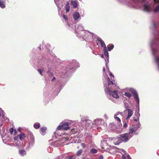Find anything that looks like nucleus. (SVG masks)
Returning a JSON list of instances; mask_svg holds the SVG:
<instances>
[{"instance_id": "obj_1", "label": "nucleus", "mask_w": 159, "mask_h": 159, "mask_svg": "<svg viewBox=\"0 0 159 159\" xmlns=\"http://www.w3.org/2000/svg\"><path fill=\"white\" fill-rule=\"evenodd\" d=\"M135 130L133 129H130L128 133L121 134L117 138L115 139L114 143L115 145H118L120 143L123 142L125 143L133 136L134 132Z\"/></svg>"}, {"instance_id": "obj_2", "label": "nucleus", "mask_w": 159, "mask_h": 159, "mask_svg": "<svg viewBox=\"0 0 159 159\" xmlns=\"http://www.w3.org/2000/svg\"><path fill=\"white\" fill-rule=\"evenodd\" d=\"M153 2L151 4L149 3L143 4V10L149 12L154 9V12H157L159 11V0H153Z\"/></svg>"}, {"instance_id": "obj_3", "label": "nucleus", "mask_w": 159, "mask_h": 159, "mask_svg": "<svg viewBox=\"0 0 159 159\" xmlns=\"http://www.w3.org/2000/svg\"><path fill=\"white\" fill-rule=\"evenodd\" d=\"M75 33L78 35L77 36H83L84 35L83 33H87L88 34H92L90 32L88 31L84 30V28L81 25H79L75 29Z\"/></svg>"}, {"instance_id": "obj_4", "label": "nucleus", "mask_w": 159, "mask_h": 159, "mask_svg": "<svg viewBox=\"0 0 159 159\" xmlns=\"http://www.w3.org/2000/svg\"><path fill=\"white\" fill-rule=\"evenodd\" d=\"M105 90V92L107 94H109L110 96L116 98H119V97L117 94V91L116 90L112 91L109 87L106 88Z\"/></svg>"}, {"instance_id": "obj_5", "label": "nucleus", "mask_w": 159, "mask_h": 159, "mask_svg": "<svg viewBox=\"0 0 159 159\" xmlns=\"http://www.w3.org/2000/svg\"><path fill=\"white\" fill-rule=\"evenodd\" d=\"M94 125H96L98 127L102 128V127L104 125V122L102 119H97L94 120Z\"/></svg>"}, {"instance_id": "obj_6", "label": "nucleus", "mask_w": 159, "mask_h": 159, "mask_svg": "<svg viewBox=\"0 0 159 159\" xmlns=\"http://www.w3.org/2000/svg\"><path fill=\"white\" fill-rule=\"evenodd\" d=\"M81 123L83 126L85 127H89L94 125V123L91 120H82Z\"/></svg>"}, {"instance_id": "obj_7", "label": "nucleus", "mask_w": 159, "mask_h": 159, "mask_svg": "<svg viewBox=\"0 0 159 159\" xmlns=\"http://www.w3.org/2000/svg\"><path fill=\"white\" fill-rule=\"evenodd\" d=\"M119 150V152L121 153L122 155V159H126V157L127 159H131L129 154L124 150L122 149H120Z\"/></svg>"}, {"instance_id": "obj_8", "label": "nucleus", "mask_w": 159, "mask_h": 159, "mask_svg": "<svg viewBox=\"0 0 159 159\" xmlns=\"http://www.w3.org/2000/svg\"><path fill=\"white\" fill-rule=\"evenodd\" d=\"M72 122V121L70 120L67 122H61L63 125L64 130H68L70 128L69 126L71 125Z\"/></svg>"}, {"instance_id": "obj_9", "label": "nucleus", "mask_w": 159, "mask_h": 159, "mask_svg": "<svg viewBox=\"0 0 159 159\" xmlns=\"http://www.w3.org/2000/svg\"><path fill=\"white\" fill-rule=\"evenodd\" d=\"M131 92L133 93L134 95V97L138 105H139V98L138 95V93L134 89H132L131 90Z\"/></svg>"}, {"instance_id": "obj_10", "label": "nucleus", "mask_w": 159, "mask_h": 159, "mask_svg": "<svg viewBox=\"0 0 159 159\" xmlns=\"http://www.w3.org/2000/svg\"><path fill=\"white\" fill-rule=\"evenodd\" d=\"M157 44L154 41H152L150 43V46L152 49V52L153 55H154L157 52V50L153 48V46H157Z\"/></svg>"}, {"instance_id": "obj_11", "label": "nucleus", "mask_w": 159, "mask_h": 159, "mask_svg": "<svg viewBox=\"0 0 159 159\" xmlns=\"http://www.w3.org/2000/svg\"><path fill=\"white\" fill-rule=\"evenodd\" d=\"M70 66H73V67H72V68L73 67L75 68H76L79 67V63L75 60H73L71 61L70 62Z\"/></svg>"}, {"instance_id": "obj_12", "label": "nucleus", "mask_w": 159, "mask_h": 159, "mask_svg": "<svg viewBox=\"0 0 159 159\" xmlns=\"http://www.w3.org/2000/svg\"><path fill=\"white\" fill-rule=\"evenodd\" d=\"M127 110L128 111V115L126 118V120H128L131 117L133 114V111L131 109H127Z\"/></svg>"}, {"instance_id": "obj_13", "label": "nucleus", "mask_w": 159, "mask_h": 159, "mask_svg": "<svg viewBox=\"0 0 159 159\" xmlns=\"http://www.w3.org/2000/svg\"><path fill=\"white\" fill-rule=\"evenodd\" d=\"M80 17V15L79 12H75L73 15V18L75 20H77Z\"/></svg>"}, {"instance_id": "obj_14", "label": "nucleus", "mask_w": 159, "mask_h": 159, "mask_svg": "<svg viewBox=\"0 0 159 159\" xmlns=\"http://www.w3.org/2000/svg\"><path fill=\"white\" fill-rule=\"evenodd\" d=\"M103 52L104 53L105 56L106 57V58L107 60L108 61L109 60V53L107 51V48L103 49Z\"/></svg>"}, {"instance_id": "obj_15", "label": "nucleus", "mask_w": 159, "mask_h": 159, "mask_svg": "<svg viewBox=\"0 0 159 159\" xmlns=\"http://www.w3.org/2000/svg\"><path fill=\"white\" fill-rule=\"evenodd\" d=\"M34 143V136L32 135H31L30 137V142L29 143V147L30 145H32Z\"/></svg>"}, {"instance_id": "obj_16", "label": "nucleus", "mask_w": 159, "mask_h": 159, "mask_svg": "<svg viewBox=\"0 0 159 159\" xmlns=\"http://www.w3.org/2000/svg\"><path fill=\"white\" fill-rule=\"evenodd\" d=\"M135 116L136 117V118L137 119H134V121H138L139 120V118L140 116V114L139 113V109H138V111H136L134 114Z\"/></svg>"}, {"instance_id": "obj_17", "label": "nucleus", "mask_w": 159, "mask_h": 159, "mask_svg": "<svg viewBox=\"0 0 159 159\" xmlns=\"http://www.w3.org/2000/svg\"><path fill=\"white\" fill-rule=\"evenodd\" d=\"M71 3L74 8H75L77 7L78 3L77 1H72Z\"/></svg>"}, {"instance_id": "obj_18", "label": "nucleus", "mask_w": 159, "mask_h": 159, "mask_svg": "<svg viewBox=\"0 0 159 159\" xmlns=\"http://www.w3.org/2000/svg\"><path fill=\"white\" fill-rule=\"evenodd\" d=\"M47 128L46 127H42L40 129V132L43 135H44L46 133Z\"/></svg>"}, {"instance_id": "obj_19", "label": "nucleus", "mask_w": 159, "mask_h": 159, "mask_svg": "<svg viewBox=\"0 0 159 159\" xmlns=\"http://www.w3.org/2000/svg\"><path fill=\"white\" fill-rule=\"evenodd\" d=\"M107 80L108 83V86H109L110 85L112 84V87H114V84L113 83V82L112 81H111L110 80V79L108 77H107Z\"/></svg>"}, {"instance_id": "obj_20", "label": "nucleus", "mask_w": 159, "mask_h": 159, "mask_svg": "<svg viewBox=\"0 0 159 159\" xmlns=\"http://www.w3.org/2000/svg\"><path fill=\"white\" fill-rule=\"evenodd\" d=\"M155 61L157 64L158 70H159V57L157 56L155 57Z\"/></svg>"}, {"instance_id": "obj_21", "label": "nucleus", "mask_w": 159, "mask_h": 159, "mask_svg": "<svg viewBox=\"0 0 159 159\" xmlns=\"http://www.w3.org/2000/svg\"><path fill=\"white\" fill-rule=\"evenodd\" d=\"M0 7L2 8H4L6 7L5 3L2 0H0Z\"/></svg>"}, {"instance_id": "obj_22", "label": "nucleus", "mask_w": 159, "mask_h": 159, "mask_svg": "<svg viewBox=\"0 0 159 159\" xmlns=\"http://www.w3.org/2000/svg\"><path fill=\"white\" fill-rule=\"evenodd\" d=\"M9 131H10V133L11 134H13V133L14 132V135H16V133H17L16 130V129H15L14 130V129L13 128H10V129Z\"/></svg>"}, {"instance_id": "obj_23", "label": "nucleus", "mask_w": 159, "mask_h": 159, "mask_svg": "<svg viewBox=\"0 0 159 159\" xmlns=\"http://www.w3.org/2000/svg\"><path fill=\"white\" fill-rule=\"evenodd\" d=\"M25 137V135L23 133H21L19 135V138L20 140H23Z\"/></svg>"}, {"instance_id": "obj_24", "label": "nucleus", "mask_w": 159, "mask_h": 159, "mask_svg": "<svg viewBox=\"0 0 159 159\" xmlns=\"http://www.w3.org/2000/svg\"><path fill=\"white\" fill-rule=\"evenodd\" d=\"M57 129L58 130H64V128L63 127V125L62 124V123L58 126L57 128Z\"/></svg>"}, {"instance_id": "obj_25", "label": "nucleus", "mask_w": 159, "mask_h": 159, "mask_svg": "<svg viewBox=\"0 0 159 159\" xmlns=\"http://www.w3.org/2000/svg\"><path fill=\"white\" fill-rule=\"evenodd\" d=\"M19 153L20 155L23 156L25 155L26 154V152L25 150H21L19 151Z\"/></svg>"}, {"instance_id": "obj_26", "label": "nucleus", "mask_w": 159, "mask_h": 159, "mask_svg": "<svg viewBox=\"0 0 159 159\" xmlns=\"http://www.w3.org/2000/svg\"><path fill=\"white\" fill-rule=\"evenodd\" d=\"M34 126L35 129H38L40 127V124L39 123H35L34 125Z\"/></svg>"}, {"instance_id": "obj_27", "label": "nucleus", "mask_w": 159, "mask_h": 159, "mask_svg": "<svg viewBox=\"0 0 159 159\" xmlns=\"http://www.w3.org/2000/svg\"><path fill=\"white\" fill-rule=\"evenodd\" d=\"M141 125L139 123H138L136 125V127H134V128H133L135 130V132H134V134L135 132L140 127Z\"/></svg>"}, {"instance_id": "obj_28", "label": "nucleus", "mask_w": 159, "mask_h": 159, "mask_svg": "<svg viewBox=\"0 0 159 159\" xmlns=\"http://www.w3.org/2000/svg\"><path fill=\"white\" fill-rule=\"evenodd\" d=\"M92 34H88L87 33H83V34L84 35L83 36H80L81 37H85L86 38L87 37V36H93V33H92L91 32Z\"/></svg>"}, {"instance_id": "obj_29", "label": "nucleus", "mask_w": 159, "mask_h": 159, "mask_svg": "<svg viewBox=\"0 0 159 159\" xmlns=\"http://www.w3.org/2000/svg\"><path fill=\"white\" fill-rule=\"evenodd\" d=\"M4 117V115L2 111L0 112V120L1 121H3L4 120L3 119Z\"/></svg>"}, {"instance_id": "obj_30", "label": "nucleus", "mask_w": 159, "mask_h": 159, "mask_svg": "<svg viewBox=\"0 0 159 159\" xmlns=\"http://www.w3.org/2000/svg\"><path fill=\"white\" fill-rule=\"evenodd\" d=\"M100 43L101 44V46L102 47H103V49L107 48L106 45L104 42L103 41H102V42H101Z\"/></svg>"}, {"instance_id": "obj_31", "label": "nucleus", "mask_w": 159, "mask_h": 159, "mask_svg": "<svg viewBox=\"0 0 159 159\" xmlns=\"http://www.w3.org/2000/svg\"><path fill=\"white\" fill-rule=\"evenodd\" d=\"M125 95L128 98H130L131 96V94L129 92H125Z\"/></svg>"}, {"instance_id": "obj_32", "label": "nucleus", "mask_w": 159, "mask_h": 159, "mask_svg": "<svg viewBox=\"0 0 159 159\" xmlns=\"http://www.w3.org/2000/svg\"><path fill=\"white\" fill-rule=\"evenodd\" d=\"M69 139L68 138V137H63L61 139V140L62 141H66L68 140Z\"/></svg>"}, {"instance_id": "obj_33", "label": "nucleus", "mask_w": 159, "mask_h": 159, "mask_svg": "<svg viewBox=\"0 0 159 159\" xmlns=\"http://www.w3.org/2000/svg\"><path fill=\"white\" fill-rule=\"evenodd\" d=\"M97 151L95 149L93 148L90 150V152L93 153H95L97 152Z\"/></svg>"}, {"instance_id": "obj_34", "label": "nucleus", "mask_w": 159, "mask_h": 159, "mask_svg": "<svg viewBox=\"0 0 159 159\" xmlns=\"http://www.w3.org/2000/svg\"><path fill=\"white\" fill-rule=\"evenodd\" d=\"M83 150L81 149L79 150L76 153V155L78 156L80 155L81 154Z\"/></svg>"}, {"instance_id": "obj_35", "label": "nucleus", "mask_w": 159, "mask_h": 159, "mask_svg": "<svg viewBox=\"0 0 159 159\" xmlns=\"http://www.w3.org/2000/svg\"><path fill=\"white\" fill-rule=\"evenodd\" d=\"M70 7L69 5H67L66 4V12H68L70 11Z\"/></svg>"}, {"instance_id": "obj_36", "label": "nucleus", "mask_w": 159, "mask_h": 159, "mask_svg": "<svg viewBox=\"0 0 159 159\" xmlns=\"http://www.w3.org/2000/svg\"><path fill=\"white\" fill-rule=\"evenodd\" d=\"M114 48V45H111L110 47L108 48V50L109 51H111L112 49H113Z\"/></svg>"}, {"instance_id": "obj_37", "label": "nucleus", "mask_w": 159, "mask_h": 159, "mask_svg": "<svg viewBox=\"0 0 159 159\" xmlns=\"http://www.w3.org/2000/svg\"><path fill=\"white\" fill-rule=\"evenodd\" d=\"M114 118L115 119L117 120V121L119 122H120V118H119L118 117L116 116H114Z\"/></svg>"}, {"instance_id": "obj_38", "label": "nucleus", "mask_w": 159, "mask_h": 159, "mask_svg": "<svg viewBox=\"0 0 159 159\" xmlns=\"http://www.w3.org/2000/svg\"><path fill=\"white\" fill-rule=\"evenodd\" d=\"M63 18L66 20H67V18L66 16L65 15H62Z\"/></svg>"}, {"instance_id": "obj_39", "label": "nucleus", "mask_w": 159, "mask_h": 159, "mask_svg": "<svg viewBox=\"0 0 159 159\" xmlns=\"http://www.w3.org/2000/svg\"><path fill=\"white\" fill-rule=\"evenodd\" d=\"M74 156H68L67 157V159H73V158L74 157Z\"/></svg>"}, {"instance_id": "obj_40", "label": "nucleus", "mask_w": 159, "mask_h": 159, "mask_svg": "<svg viewBox=\"0 0 159 159\" xmlns=\"http://www.w3.org/2000/svg\"><path fill=\"white\" fill-rule=\"evenodd\" d=\"M119 115H120L121 116H122V115L121 114V113L120 112H117V113H116V114H115V115H114V116H118Z\"/></svg>"}, {"instance_id": "obj_41", "label": "nucleus", "mask_w": 159, "mask_h": 159, "mask_svg": "<svg viewBox=\"0 0 159 159\" xmlns=\"http://www.w3.org/2000/svg\"><path fill=\"white\" fill-rule=\"evenodd\" d=\"M64 158L62 156H60L58 157L56 159H64Z\"/></svg>"}, {"instance_id": "obj_42", "label": "nucleus", "mask_w": 159, "mask_h": 159, "mask_svg": "<svg viewBox=\"0 0 159 159\" xmlns=\"http://www.w3.org/2000/svg\"><path fill=\"white\" fill-rule=\"evenodd\" d=\"M98 40L99 42H100V43H101V42H102V41H103V40L101 38H98Z\"/></svg>"}, {"instance_id": "obj_43", "label": "nucleus", "mask_w": 159, "mask_h": 159, "mask_svg": "<svg viewBox=\"0 0 159 159\" xmlns=\"http://www.w3.org/2000/svg\"><path fill=\"white\" fill-rule=\"evenodd\" d=\"M103 157L102 155H100L99 157L97 158V159H103Z\"/></svg>"}, {"instance_id": "obj_44", "label": "nucleus", "mask_w": 159, "mask_h": 159, "mask_svg": "<svg viewBox=\"0 0 159 159\" xmlns=\"http://www.w3.org/2000/svg\"><path fill=\"white\" fill-rule=\"evenodd\" d=\"M81 146L83 148H84L85 147V146L84 144L82 143L81 144Z\"/></svg>"}, {"instance_id": "obj_45", "label": "nucleus", "mask_w": 159, "mask_h": 159, "mask_svg": "<svg viewBox=\"0 0 159 159\" xmlns=\"http://www.w3.org/2000/svg\"><path fill=\"white\" fill-rule=\"evenodd\" d=\"M38 71L39 72V73H40V74L41 75H42V71L40 69H38Z\"/></svg>"}, {"instance_id": "obj_46", "label": "nucleus", "mask_w": 159, "mask_h": 159, "mask_svg": "<svg viewBox=\"0 0 159 159\" xmlns=\"http://www.w3.org/2000/svg\"><path fill=\"white\" fill-rule=\"evenodd\" d=\"M14 140H17L18 139V136H15L14 138Z\"/></svg>"}, {"instance_id": "obj_47", "label": "nucleus", "mask_w": 159, "mask_h": 159, "mask_svg": "<svg viewBox=\"0 0 159 159\" xmlns=\"http://www.w3.org/2000/svg\"><path fill=\"white\" fill-rule=\"evenodd\" d=\"M127 125L126 123H125L124 124L123 126L124 127H126V126H127Z\"/></svg>"}, {"instance_id": "obj_48", "label": "nucleus", "mask_w": 159, "mask_h": 159, "mask_svg": "<svg viewBox=\"0 0 159 159\" xmlns=\"http://www.w3.org/2000/svg\"><path fill=\"white\" fill-rule=\"evenodd\" d=\"M21 128L20 127H19L17 129V130L20 131H21Z\"/></svg>"}, {"instance_id": "obj_49", "label": "nucleus", "mask_w": 159, "mask_h": 159, "mask_svg": "<svg viewBox=\"0 0 159 159\" xmlns=\"http://www.w3.org/2000/svg\"><path fill=\"white\" fill-rule=\"evenodd\" d=\"M56 79L55 77H53V78L52 80V81H53L54 80H55Z\"/></svg>"}, {"instance_id": "obj_50", "label": "nucleus", "mask_w": 159, "mask_h": 159, "mask_svg": "<svg viewBox=\"0 0 159 159\" xmlns=\"http://www.w3.org/2000/svg\"><path fill=\"white\" fill-rule=\"evenodd\" d=\"M110 75L112 77H113V78L114 77V76H113V75L112 74V73H111L110 74Z\"/></svg>"}, {"instance_id": "obj_51", "label": "nucleus", "mask_w": 159, "mask_h": 159, "mask_svg": "<svg viewBox=\"0 0 159 159\" xmlns=\"http://www.w3.org/2000/svg\"><path fill=\"white\" fill-rule=\"evenodd\" d=\"M54 1L55 3H56V4H57V0H54Z\"/></svg>"}, {"instance_id": "obj_52", "label": "nucleus", "mask_w": 159, "mask_h": 159, "mask_svg": "<svg viewBox=\"0 0 159 159\" xmlns=\"http://www.w3.org/2000/svg\"><path fill=\"white\" fill-rule=\"evenodd\" d=\"M103 71L104 72V71H105V67H104L103 68Z\"/></svg>"}, {"instance_id": "obj_53", "label": "nucleus", "mask_w": 159, "mask_h": 159, "mask_svg": "<svg viewBox=\"0 0 159 159\" xmlns=\"http://www.w3.org/2000/svg\"><path fill=\"white\" fill-rule=\"evenodd\" d=\"M101 57L102 58H104V56L103 55H102L101 56Z\"/></svg>"}, {"instance_id": "obj_54", "label": "nucleus", "mask_w": 159, "mask_h": 159, "mask_svg": "<svg viewBox=\"0 0 159 159\" xmlns=\"http://www.w3.org/2000/svg\"><path fill=\"white\" fill-rule=\"evenodd\" d=\"M105 60L106 61V66L107 67V62L106 61V59H105Z\"/></svg>"}, {"instance_id": "obj_55", "label": "nucleus", "mask_w": 159, "mask_h": 159, "mask_svg": "<svg viewBox=\"0 0 159 159\" xmlns=\"http://www.w3.org/2000/svg\"><path fill=\"white\" fill-rule=\"evenodd\" d=\"M155 24H154V26L155 27Z\"/></svg>"}, {"instance_id": "obj_56", "label": "nucleus", "mask_w": 159, "mask_h": 159, "mask_svg": "<svg viewBox=\"0 0 159 159\" xmlns=\"http://www.w3.org/2000/svg\"><path fill=\"white\" fill-rule=\"evenodd\" d=\"M68 26H70V25H69V24H68Z\"/></svg>"}, {"instance_id": "obj_57", "label": "nucleus", "mask_w": 159, "mask_h": 159, "mask_svg": "<svg viewBox=\"0 0 159 159\" xmlns=\"http://www.w3.org/2000/svg\"><path fill=\"white\" fill-rule=\"evenodd\" d=\"M108 99H110V98H109V97H108Z\"/></svg>"}]
</instances>
